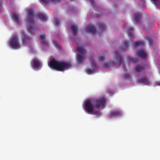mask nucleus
Instances as JSON below:
<instances>
[{
    "label": "nucleus",
    "instance_id": "f257e3e1",
    "mask_svg": "<svg viewBox=\"0 0 160 160\" xmlns=\"http://www.w3.org/2000/svg\"><path fill=\"white\" fill-rule=\"evenodd\" d=\"M106 103V101L104 97L98 98L93 102L90 100L86 101L84 104V107L86 111L88 113L93 112L95 114L98 113L99 111L94 112V107L99 108L103 107Z\"/></svg>",
    "mask_w": 160,
    "mask_h": 160
},
{
    "label": "nucleus",
    "instance_id": "f03ea898",
    "mask_svg": "<svg viewBox=\"0 0 160 160\" xmlns=\"http://www.w3.org/2000/svg\"><path fill=\"white\" fill-rule=\"evenodd\" d=\"M70 65L69 63L63 61H59L55 59L51 60L50 62V67L60 71H63Z\"/></svg>",
    "mask_w": 160,
    "mask_h": 160
},
{
    "label": "nucleus",
    "instance_id": "7ed1b4c3",
    "mask_svg": "<svg viewBox=\"0 0 160 160\" xmlns=\"http://www.w3.org/2000/svg\"><path fill=\"white\" fill-rule=\"evenodd\" d=\"M28 17L26 19L27 22L29 24V27L27 28L28 31L31 34H32V31L34 30L33 28L34 27V22L33 18L34 16H36V14H34L32 9H30L28 10Z\"/></svg>",
    "mask_w": 160,
    "mask_h": 160
},
{
    "label": "nucleus",
    "instance_id": "20e7f679",
    "mask_svg": "<svg viewBox=\"0 0 160 160\" xmlns=\"http://www.w3.org/2000/svg\"><path fill=\"white\" fill-rule=\"evenodd\" d=\"M9 45L11 48L14 49H18L19 48L20 44L17 36L14 35L12 37L10 42Z\"/></svg>",
    "mask_w": 160,
    "mask_h": 160
},
{
    "label": "nucleus",
    "instance_id": "39448f33",
    "mask_svg": "<svg viewBox=\"0 0 160 160\" xmlns=\"http://www.w3.org/2000/svg\"><path fill=\"white\" fill-rule=\"evenodd\" d=\"M137 55L138 57H140L142 58L146 59L147 58V54L142 49L138 50L137 52Z\"/></svg>",
    "mask_w": 160,
    "mask_h": 160
},
{
    "label": "nucleus",
    "instance_id": "423d86ee",
    "mask_svg": "<svg viewBox=\"0 0 160 160\" xmlns=\"http://www.w3.org/2000/svg\"><path fill=\"white\" fill-rule=\"evenodd\" d=\"M86 30L87 31L91 33L92 34H94L96 32V27L91 24L87 26Z\"/></svg>",
    "mask_w": 160,
    "mask_h": 160
},
{
    "label": "nucleus",
    "instance_id": "0eeeda50",
    "mask_svg": "<svg viewBox=\"0 0 160 160\" xmlns=\"http://www.w3.org/2000/svg\"><path fill=\"white\" fill-rule=\"evenodd\" d=\"M145 65L143 64L142 65H137L134 69V70L135 72H140L142 71L145 70Z\"/></svg>",
    "mask_w": 160,
    "mask_h": 160
},
{
    "label": "nucleus",
    "instance_id": "6e6552de",
    "mask_svg": "<svg viewBox=\"0 0 160 160\" xmlns=\"http://www.w3.org/2000/svg\"><path fill=\"white\" fill-rule=\"evenodd\" d=\"M134 30V28L132 27H129L128 28V34L130 39H133L135 37L132 33V31Z\"/></svg>",
    "mask_w": 160,
    "mask_h": 160
},
{
    "label": "nucleus",
    "instance_id": "1a4fd4ad",
    "mask_svg": "<svg viewBox=\"0 0 160 160\" xmlns=\"http://www.w3.org/2000/svg\"><path fill=\"white\" fill-rule=\"evenodd\" d=\"M110 117L112 118L120 116L121 115V113L119 111L117 110L114 111L110 113Z\"/></svg>",
    "mask_w": 160,
    "mask_h": 160
},
{
    "label": "nucleus",
    "instance_id": "9d476101",
    "mask_svg": "<svg viewBox=\"0 0 160 160\" xmlns=\"http://www.w3.org/2000/svg\"><path fill=\"white\" fill-rule=\"evenodd\" d=\"M137 82L141 83H146L147 84L150 83L149 81L146 77L139 79Z\"/></svg>",
    "mask_w": 160,
    "mask_h": 160
},
{
    "label": "nucleus",
    "instance_id": "9b49d317",
    "mask_svg": "<svg viewBox=\"0 0 160 160\" xmlns=\"http://www.w3.org/2000/svg\"><path fill=\"white\" fill-rule=\"evenodd\" d=\"M91 65L93 66V68L92 69H89L87 71V72L88 74H90L92 73L93 71L95 70V69L94 68H96V65L94 61L92 60V62L91 63Z\"/></svg>",
    "mask_w": 160,
    "mask_h": 160
},
{
    "label": "nucleus",
    "instance_id": "f8f14e48",
    "mask_svg": "<svg viewBox=\"0 0 160 160\" xmlns=\"http://www.w3.org/2000/svg\"><path fill=\"white\" fill-rule=\"evenodd\" d=\"M115 54L117 57V61H118L119 64H122L123 63L122 57L119 55L118 52L117 51H116L115 52Z\"/></svg>",
    "mask_w": 160,
    "mask_h": 160
},
{
    "label": "nucleus",
    "instance_id": "ddd939ff",
    "mask_svg": "<svg viewBox=\"0 0 160 160\" xmlns=\"http://www.w3.org/2000/svg\"><path fill=\"white\" fill-rule=\"evenodd\" d=\"M39 2L42 4H47L49 3L50 2L56 1L59 2L60 0H39Z\"/></svg>",
    "mask_w": 160,
    "mask_h": 160
},
{
    "label": "nucleus",
    "instance_id": "4468645a",
    "mask_svg": "<svg viewBox=\"0 0 160 160\" xmlns=\"http://www.w3.org/2000/svg\"><path fill=\"white\" fill-rule=\"evenodd\" d=\"M135 20L137 23H139L141 19L140 15L138 13H135L134 14Z\"/></svg>",
    "mask_w": 160,
    "mask_h": 160
},
{
    "label": "nucleus",
    "instance_id": "2eb2a0df",
    "mask_svg": "<svg viewBox=\"0 0 160 160\" xmlns=\"http://www.w3.org/2000/svg\"><path fill=\"white\" fill-rule=\"evenodd\" d=\"M71 29L72 30V33L73 35L76 36L77 35V27L75 26H72Z\"/></svg>",
    "mask_w": 160,
    "mask_h": 160
},
{
    "label": "nucleus",
    "instance_id": "dca6fc26",
    "mask_svg": "<svg viewBox=\"0 0 160 160\" xmlns=\"http://www.w3.org/2000/svg\"><path fill=\"white\" fill-rule=\"evenodd\" d=\"M12 18L17 23L19 24L18 16L16 13H13V14Z\"/></svg>",
    "mask_w": 160,
    "mask_h": 160
},
{
    "label": "nucleus",
    "instance_id": "f3484780",
    "mask_svg": "<svg viewBox=\"0 0 160 160\" xmlns=\"http://www.w3.org/2000/svg\"><path fill=\"white\" fill-rule=\"evenodd\" d=\"M145 43L144 41H138L134 42V47H135L143 45Z\"/></svg>",
    "mask_w": 160,
    "mask_h": 160
},
{
    "label": "nucleus",
    "instance_id": "a211bd4d",
    "mask_svg": "<svg viewBox=\"0 0 160 160\" xmlns=\"http://www.w3.org/2000/svg\"><path fill=\"white\" fill-rule=\"evenodd\" d=\"M38 17L41 21H45L46 19V15L43 13H39L38 14Z\"/></svg>",
    "mask_w": 160,
    "mask_h": 160
},
{
    "label": "nucleus",
    "instance_id": "6ab92c4d",
    "mask_svg": "<svg viewBox=\"0 0 160 160\" xmlns=\"http://www.w3.org/2000/svg\"><path fill=\"white\" fill-rule=\"evenodd\" d=\"M128 59L129 62H133V63H136L138 60L137 58H131L130 57H128Z\"/></svg>",
    "mask_w": 160,
    "mask_h": 160
},
{
    "label": "nucleus",
    "instance_id": "aec40b11",
    "mask_svg": "<svg viewBox=\"0 0 160 160\" xmlns=\"http://www.w3.org/2000/svg\"><path fill=\"white\" fill-rule=\"evenodd\" d=\"M33 64L34 67L35 68H38L40 66V63L38 60H34Z\"/></svg>",
    "mask_w": 160,
    "mask_h": 160
},
{
    "label": "nucleus",
    "instance_id": "412c9836",
    "mask_svg": "<svg viewBox=\"0 0 160 160\" xmlns=\"http://www.w3.org/2000/svg\"><path fill=\"white\" fill-rule=\"evenodd\" d=\"M77 50L81 54H83L85 53L84 49L81 47H78L77 48Z\"/></svg>",
    "mask_w": 160,
    "mask_h": 160
},
{
    "label": "nucleus",
    "instance_id": "4be33fe9",
    "mask_svg": "<svg viewBox=\"0 0 160 160\" xmlns=\"http://www.w3.org/2000/svg\"><path fill=\"white\" fill-rule=\"evenodd\" d=\"M77 59L78 62L81 63L84 60V58L79 54L77 56Z\"/></svg>",
    "mask_w": 160,
    "mask_h": 160
},
{
    "label": "nucleus",
    "instance_id": "5701e85b",
    "mask_svg": "<svg viewBox=\"0 0 160 160\" xmlns=\"http://www.w3.org/2000/svg\"><path fill=\"white\" fill-rule=\"evenodd\" d=\"M99 29L101 30H104L106 28V26L104 24L101 23H100L98 25Z\"/></svg>",
    "mask_w": 160,
    "mask_h": 160
},
{
    "label": "nucleus",
    "instance_id": "b1692460",
    "mask_svg": "<svg viewBox=\"0 0 160 160\" xmlns=\"http://www.w3.org/2000/svg\"><path fill=\"white\" fill-rule=\"evenodd\" d=\"M30 38L28 36H25L24 38L22 39V42L23 43H25L28 41L30 40Z\"/></svg>",
    "mask_w": 160,
    "mask_h": 160
},
{
    "label": "nucleus",
    "instance_id": "393cba45",
    "mask_svg": "<svg viewBox=\"0 0 160 160\" xmlns=\"http://www.w3.org/2000/svg\"><path fill=\"white\" fill-rule=\"evenodd\" d=\"M111 66V63L109 62H108L105 63L103 65L104 68H108Z\"/></svg>",
    "mask_w": 160,
    "mask_h": 160
},
{
    "label": "nucleus",
    "instance_id": "a878e982",
    "mask_svg": "<svg viewBox=\"0 0 160 160\" xmlns=\"http://www.w3.org/2000/svg\"><path fill=\"white\" fill-rule=\"evenodd\" d=\"M55 22V25L56 26H58L60 22V20L58 18H56L54 19Z\"/></svg>",
    "mask_w": 160,
    "mask_h": 160
},
{
    "label": "nucleus",
    "instance_id": "bb28decb",
    "mask_svg": "<svg viewBox=\"0 0 160 160\" xmlns=\"http://www.w3.org/2000/svg\"><path fill=\"white\" fill-rule=\"evenodd\" d=\"M105 58V55L102 54V55L98 58V59L99 61H102Z\"/></svg>",
    "mask_w": 160,
    "mask_h": 160
},
{
    "label": "nucleus",
    "instance_id": "cd10ccee",
    "mask_svg": "<svg viewBox=\"0 0 160 160\" xmlns=\"http://www.w3.org/2000/svg\"><path fill=\"white\" fill-rule=\"evenodd\" d=\"M46 37V35L44 33H41L39 39H44Z\"/></svg>",
    "mask_w": 160,
    "mask_h": 160
},
{
    "label": "nucleus",
    "instance_id": "c85d7f7f",
    "mask_svg": "<svg viewBox=\"0 0 160 160\" xmlns=\"http://www.w3.org/2000/svg\"><path fill=\"white\" fill-rule=\"evenodd\" d=\"M124 78L125 79H129L130 78V75L128 74H125L124 75Z\"/></svg>",
    "mask_w": 160,
    "mask_h": 160
},
{
    "label": "nucleus",
    "instance_id": "c756f323",
    "mask_svg": "<svg viewBox=\"0 0 160 160\" xmlns=\"http://www.w3.org/2000/svg\"><path fill=\"white\" fill-rule=\"evenodd\" d=\"M123 45L126 48H128V43L127 41L124 42H123Z\"/></svg>",
    "mask_w": 160,
    "mask_h": 160
},
{
    "label": "nucleus",
    "instance_id": "7c9ffc66",
    "mask_svg": "<svg viewBox=\"0 0 160 160\" xmlns=\"http://www.w3.org/2000/svg\"><path fill=\"white\" fill-rule=\"evenodd\" d=\"M92 5L93 7L95 4V3L94 0H89Z\"/></svg>",
    "mask_w": 160,
    "mask_h": 160
},
{
    "label": "nucleus",
    "instance_id": "2f4dec72",
    "mask_svg": "<svg viewBox=\"0 0 160 160\" xmlns=\"http://www.w3.org/2000/svg\"><path fill=\"white\" fill-rule=\"evenodd\" d=\"M42 43L43 44H45V45H47L48 44V42L47 41H45L44 40H43L42 41Z\"/></svg>",
    "mask_w": 160,
    "mask_h": 160
},
{
    "label": "nucleus",
    "instance_id": "473e14b6",
    "mask_svg": "<svg viewBox=\"0 0 160 160\" xmlns=\"http://www.w3.org/2000/svg\"><path fill=\"white\" fill-rule=\"evenodd\" d=\"M98 13L99 14V15H98L96 16L97 17H99L102 14L99 11H97Z\"/></svg>",
    "mask_w": 160,
    "mask_h": 160
},
{
    "label": "nucleus",
    "instance_id": "72a5a7b5",
    "mask_svg": "<svg viewBox=\"0 0 160 160\" xmlns=\"http://www.w3.org/2000/svg\"><path fill=\"white\" fill-rule=\"evenodd\" d=\"M151 1H154L155 3V4H156V2L158 1V0H151Z\"/></svg>",
    "mask_w": 160,
    "mask_h": 160
},
{
    "label": "nucleus",
    "instance_id": "f704fd0d",
    "mask_svg": "<svg viewBox=\"0 0 160 160\" xmlns=\"http://www.w3.org/2000/svg\"><path fill=\"white\" fill-rule=\"evenodd\" d=\"M122 66H123V69H124V70L125 71H126V70H125V66H124V65H123Z\"/></svg>",
    "mask_w": 160,
    "mask_h": 160
},
{
    "label": "nucleus",
    "instance_id": "c9c22d12",
    "mask_svg": "<svg viewBox=\"0 0 160 160\" xmlns=\"http://www.w3.org/2000/svg\"><path fill=\"white\" fill-rule=\"evenodd\" d=\"M122 51H124V50H125V49H123V48H122Z\"/></svg>",
    "mask_w": 160,
    "mask_h": 160
}]
</instances>
